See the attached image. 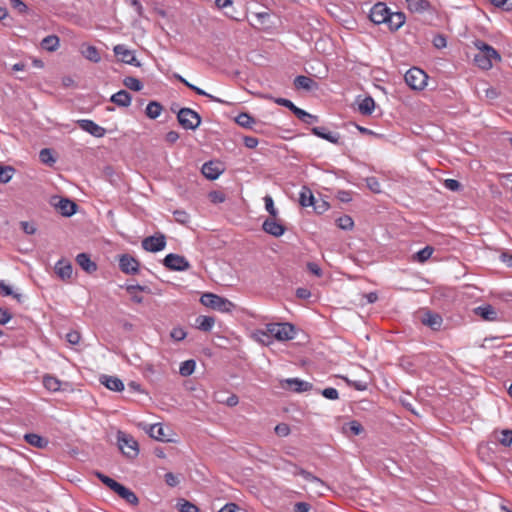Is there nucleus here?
Instances as JSON below:
<instances>
[{
    "label": "nucleus",
    "mask_w": 512,
    "mask_h": 512,
    "mask_svg": "<svg viewBox=\"0 0 512 512\" xmlns=\"http://www.w3.org/2000/svg\"><path fill=\"white\" fill-rule=\"evenodd\" d=\"M163 110V106L157 101H151L148 103L145 109V114L150 119L158 118Z\"/></svg>",
    "instance_id": "nucleus-31"
},
{
    "label": "nucleus",
    "mask_w": 512,
    "mask_h": 512,
    "mask_svg": "<svg viewBox=\"0 0 512 512\" xmlns=\"http://www.w3.org/2000/svg\"><path fill=\"white\" fill-rule=\"evenodd\" d=\"M24 439L30 445L37 448H45L48 445V440L35 433H28L24 436Z\"/></svg>",
    "instance_id": "nucleus-30"
},
{
    "label": "nucleus",
    "mask_w": 512,
    "mask_h": 512,
    "mask_svg": "<svg viewBox=\"0 0 512 512\" xmlns=\"http://www.w3.org/2000/svg\"><path fill=\"white\" fill-rule=\"evenodd\" d=\"M336 224L340 229L352 230L354 221L349 215H342L336 219Z\"/></svg>",
    "instance_id": "nucleus-43"
},
{
    "label": "nucleus",
    "mask_w": 512,
    "mask_h": 512,
    "mask_svg": "<svg viewBox=\"0 0 512 512\" xmlns=\"http://www.w3.org/2000/svg\"><path fill=\"white\" fill-rule=\"evenodd\" d=\"M499 442L504 446H510L512 444V430H502Z\"/></svg>",
    "instance_id": "nucleus-52"
},
{
    "label": "nucleus",
    "mask_w": 512,
    "mask_h": 512,
    "mask_svg": "<svg viewBox=\"0 0 512 512\" xmlns=\"http://www.w3.org/2000/svg\"><path fill=\"white\" fill-rule=\"evenodd\" d=\"M223 172V164L219 161H209L202 166V173L209 180L217 179Z\"/></svg>",
    "instance_id": "nucleus-15"
},
{
    "label": "nucleus",
    "mask_w": 512,
    "mask_h": 512,
    "mask_svg": "<svg viewBox=\"0 0 512 512\" xmlns=\"http://www.w3.org/2000/svg\"><path fill=\"white\" fill-rule=\"evenodd\" d=\"M20 226L25 234L32 235L36 232V226L33 222L21 221Z\"/></svg>",
    "instance_id": "nucleus-54"
},
{
    "label": "nucleus",
    "mask_w": 512,
    "mask_h": 512,
    "mask_svg": "<svg viewBox=\"0 0 512 512\" xmlns=\"http://www.w3.org/2000/svg\"><path fill=\"white\" fill-rule=\"evenodd\" d=\"M433 252L434 248L432 246H426L413 256V260L419 263H424L432 256Z\"/></svg>",
    "instance_id": "nucleus-39"
},
{
    "label": "nucleus",
    "mask_w": 512,
    "mask_h": 512,
    "mask_svg": "<svg viewBox=\"0 0 512 512\" xmlns=\"http://www.w3.org/2000/svg\"><path fill=\"white\" fill-rule=\"evenodd\" d=\"M116 440L117 447L125 458L134 460L138 457L140 453L139 443L131 434L117 430Z\"/></svg>",
    "instance_id": "nucleus-3"
},
{
    "label": "nucleus",
    "mask_w": 512,
    "mask_h": 512,
    "mask_svg": "<svg viewBox=\"0 0 512 512\" xmlns=\"http://www.w3.org/2000/svg\"><path fill=\"white\" fill-rule=\"evenodd\" d=\"M77 124L91 135L96 136V123L92 120L81 119L77 121Z\"/></svg>",
    "instance_id": "nucleus-45"
},
{
    "label": "nucleus",
    "mask_w": 512,
    "mask_h": 512,
    "mask_svg": "<svg viewBox=\"0 0 512 512\" xmlns=\"http://www.w3.org/2000/svg\"><path fill=\"white\" fill-rule=\"evenodd\" d=\"M51 204L62 216L65 217L72 216L77 209V204L68 198L53 197Z\"/></svg>",
    "instance_id": "nucleus-8"
},
{
    "label": "nucleus",
    "mask_w": 512,
    "mask_h": 512,
    "mask_svg": "<svg viewBox=\"0 0 512 512\" xmlns=\"http://www.w3.org/2000/svg\"><path fill=\"white\" fill-rule=\"evenodd\" d=\"M196 324L198 329L204 332H208L213 328L215 324V319L211 316L201 315L197 317Z\"/></svg>",
    "instance_id": "nucleus-32"
},
{
    "label": "nucleus",
    "mask_w": 512,
    "mask_h": 512,
    "mask_svg": "<svg viewBox=\"0 0 512 512\" xmlns=\"http://www.w3.org/2000/svg\"><path fill=\"white\" fill-rule=\"evenodd\" d=\"M311 132L319 137L322 138L330 143L333 144H339L340 143V134L339 133H333L328 131L325 127H313L311 129Z\"/></svg>",
    "instance_id": "nucleus-20"
},
{
    "label": "nucleus",
    "mask_w": 512,
    "mask_h": 512,
    "mask_svg": "<svg viewBox=\"0 0 512 512\" xmlns=\"http://www.w3.org/2000/svg\"><path fill=\"white\" fill-rule=\"evenodd\" d=\"M406 21V16L402 12H389L386 24L391 31H397Z\"/></svg>",
    "instance_id": "nucleus-23"
},
{
    "label": "nucleus",
    "mask_w": 512,
    "mask_h": 512,
    "mask_svg": "<svg viewBox=\"0 0 512 512\" xmlns=\"http://www.w3.org/2000/svg\"><path fill=\"white\" fill-rule=\"evenodd\" d=\"M174 77L180 81L181 83H183L185 86H187L188 88H190L191 90L195 91L198 95H201V96H206V97H209L211 100L213 101H216V102H221L222 101L210 94H208L207 92H205L204 90H202L201 88L199 87H196L194 86L193 84L189 83L185 78H183L181 75L179 74H175Z\"/></svg>",
    "instance_id": "nucleus-29"
},
{
    "label": "nucleus",
    "mask_w": 512,
    "mask_h": 512,
    "mask_svg": "<svg viewBox=\"0 0 512 512\" xmlns=\"http://www.w3.org/2000/svg\"><path fill=\"white\" fill-rule=\"evenodd\" d=\"M82 54L91 61H96V47L87 46L86 49L82 48Z\"/></svg>",
    "instance_id": "nucleus-58"
},
{
    "label": "nucleus",
    "mask_w": 512,
    "mask_h": 512,
    "mask_svg": "<svg viewBox=\"0 0 512 512\" xmlns=\"http://www.w3.org/2000/svg\"><path fill=\"white\" fill-rule=\"evenodd\" d=\"M111 101L118 106L127 107L131 103V95L126 90H121L111 96Z\"/></svg>",
    "instance_id": "nucleus-26"
},
{
    "label": "nucleus",
    "mask_w": 512,
    "mask_h": 512,
    "mask_svg": "<svg viewBox=\"0 0 512 512\" xmlns=\"http://www.w3.org/2000/svg\"><path fill=\"white\" fill-rule=\"evenodd\" d=\"M421 322L433 330H438L441 327L443 320L439 314L426 311L421 317Z\"/></svg>",
    "instance_id": "nucleus-22"
},
{
    "label": "nucleus",
    "mask_w": 512,
    "mask_h": 512,
    "mask_svg": "<svg viewBox=\"0 0 512 512\" xmlns=\"http://www.w3.org/2000/svg\"><path fill=\"white\" fill-rule=\"evenodd\" d=\"M265 209L269 213L270 217L278 216V210L274 206V201L270 195L264 197Z\"/></svg>",
    "instance_id": "nucleus-48"
},
{
    "label": "nucleus",
    "mask_w": 512,
    "mask_h": 512,
    "mask_svg": "<svg viewBox=\"0 0 512 512\" xmlns=\"http://www.w3.org/2000/svg\"><path fill=\"white\" fill-rule=\"evenodd\" d=\"M66 339L71 345H76L80 341V334L77 331H71L66 334Z\"/></svg>",
    "instance_id": "nucleus-61"
},
{
    "label": "nucleus",
    "mask_w": 512,
    "mask_h": 512,
    "mask_svg": "<svg viewBox=\"0 0 512 512\" xmlns=\"http://www.w3.org/2000/svg\"><path fill=\"white\" fill-rule=\"evenodd\" d=\"M114 53L121 62L134 66H140V63L137 61L134 52L129 50L125 45H116L114 47Z\"/></svg>",
    "instance_id": "nucleus-14"
},
{
    "label": "nucleus",
    "mask_w": 512,
    "mask_h": 512,
    "mask_svg": "<svg viewBox=\"0 0 512 512\" xmlns=\"http://www.w3.org/2000/svg\"><path fill=\"white\" fill-rule=\"evenodd\" d=\"M406 84L413 90H423L427 85L428 75L417 67L410 68L404 75Z\"/></svg>",
    "instance_id": "nucleus-6"
},
{
    "label": "nucleus",
    "mask_w": 512,
    "mask_h": 512,
    "mask_svg": "<svg viewBox=\"0 0 512 512\" xmlns=\"http://www.w3.org/2000/svg\"><path fill=\"white\" fill-rule=\"evenodd\" d=\"M282 387L295 392H306L312 388V384L298 378H289L282 382Z\"/></svg>",
    "instance_id": "nucleus-16"
},
{
    "label": "nucleus",
    "mask_w": 512,
    "mask_h": 512,
    "mask_svg": "<svg viewBox=\"0 0 512 512\" xmlns=\"http://www.w3.org/2000/svg\"><path fill=\"white\" fill-rule=\"evenodd\" d=\"M0 292L4 296H13L15 299H17L19 302L21 301V294L13 293L11 287L7 284H5L4 281H0Z\"/></svg>",
    "instance_id": "nucleus-47"
},
{
    "label": "nucleus",
    "mask_w": 512,
    "mask_h": 512,
    "mask_svg": "<svg viewBox=\"0 0 512 512\" xmlns=\"http://www.w3.org/2000/svg\"><path fill=\"white\" fill-rule=\"evenodd\" d=\"M496 7H500L505 11L512 10V0H490Z\"/></svg>",
    "instance_id": "nucleus-53"
},
{
    "label": "nucleus",
    "mask_w": 512,
    "mask_h": 512,
    "mask_svg": "<svg viewBox=\"0 0 512 512\" xmlns=\"http://www.w3.org/2000/svg\"><path fill=\"white\" fill-rule=\"evenodd\" d=\"M406 4L411 12H424L430 8L428 0H406Z\"/></svg>",
    "instance_id": "nucleus-27"
},
{
    "label": "nucleus",
    "mask_w": 512,
    "mask_h": 512,
    "mask_svg": "<svg viewBox=\"0 0 512 512\" xmlns=\"http://www.w3.org/2000/svg\"><path fill=\"white\" fill-rule=\"evenodd\" d=\"M169 428L164 427L160 423H156L150 426L149 434L152 438L162 441V442H169L170 441V433Z\"/></svg>",
    "instance_id": "nucleus-19"
},
{
    "label": "nucleus",
    "mask_w": 512,
    "mask_h": 512,
    "mask_svg": "<svg viewBox=\"0 0 512 512\" xmlns=\"http://www.w3.org/2000/svg\"><path fill=\"white\" fill-rule=\"evenodd\" d=\"M433 44L436 48L446 47V38L443 35H436L433 39Z\"/></svg>",
    "instance_id": "nucleus-63"
},
{
    "label": "nucleus",
    "mask_w": 512,
    "mask_h": 512,
    "mask_svg": "<svg viewBox=\"0 0 512 512\" xmlns=\"http://www.w3.org/2000/svg\"><path fill=\"white\" fill-rule=\"evenodd\" d=\"M262 229L267 234H270V235H272L274 237H280L286 231L285 226L279 221L278 216L268 217L263 222Z\"/></svg>",
    "instance_id": "nucleus-12"
},
{
    "label": "nucleus",
    "mask_w": 512,
    "mask_h": 512,
    "mask_svg": "<svg viewBox=\"0 0 512 512\" xmlns=\"http://www.w3.org/2000/svg\"><path fill=\"white\" fill-rule=\"evenodd\" d=\"M343 430L347 435H359L364 431L360 422L352 420L343 426Z\"/></svg>",
    "instance_id": "nucleus-36"
},
{
    "label": "nucleus",
    "mask_w": 512,
    "mask_h": 512,
    "mask_svg": "<svg viewBox=\"0 0 512 512\" xmlns=\"http://www.w3.org/2000/svg\"><path fill=\"white\" fill-rule=\"evenodd\" d=\"M124 85L133 91H140L143 88L141 81L135 77H126L124 79Z\"/></svg>",
    "instance_id": "nucleus-46"
},
{
    "label": "nucleus",
    "mask_w": 512,
    "mask_h": 512,
    "mask_svg": "<svg viewBox=\"0 0 512 512\" xmlns=\"http://www.w3.org/2000/svg\"><path fill=\"white\" fill-rule=\"evenodd\" d=\"M389 12L385 3L378 2L371 8L369 18L375 24L386 23Z\"/></svg>",
    "instance_id": "nucleus-13"
},
{
    "label": "nucleus",
    "mask_w": 512,
    "mask_h": 512,
    "mask_svg": "<svg viewBox=\"0 0 512 512\" xmlns=\"http://www.w3.org/2000/svg\"><path fill=\"white\" fill-rule=\"evenodd\" d=\"M236 123L244 128H251L255 123V119L248 113L242 112L240 113L236 119Z\"/></svg>",
    "instance_id": "nucleus-41"
},
{
    "label": "nucleus",
    "mask_w": 512,
    "mask_h": 512,
    "mask_svg": "<svg viewBox=\"0 0 512 512\" xmlns=\"http://www.w3.org/2000/svg\"><path fill=\"white\" fill-rule=\"evenodd\" d=\"M44 387L52 392L59 391L61 388V382L54 376L46 375L43 378Z\"/></svg>",
    "instance_id": "nucleus-37"
},
{
    "label": "nucleus",
    "mask_w": 512,
    "mask_h": 512,
    "mask_svg": "<svg viewBox=\"0 0 512 512\" xmlns=\"http://www.w3.org/2000/svg\"><path fill=\"white\" fill-rule=\"evenodd\" d=\"M239 507L235 503H228L223 506L218 512H237Z\"/></svg>",
    "instance_id": "nucleus-64"
},
{
    "label": "nucleus",
    "mask_w": 512,
    "mask_h": 512,
    "mask_svg": "<svg viewBox=\"0 0 512 512\" xmlns=\"http://www.w3.org/2000/svg\"><path fill=\"white\" fill-rule=\"evenodd\" d=\"M55 272L62 280H66L71 278L73 268L68 260L61 259L55 265Z\"/></svg>",
    "instance_id": "nucleus-24"
},
{
    "label": "nucleus",
    "mask_w": 512,
    "mask_h": 512,
    "mask_svg": "<svg viewBox=\"0 0 512 512\" xmlns=\"http://www.w3.org/2000/svg\"><path fill=\"white\" fill-rule=\"evenodd\" d=\"M100 382L109 390L115 392H121L124 390V383L116 376L102 375Z\"/></svg>",
    "instance_id": "nucleus-21"
},
{
    "label": "nucleus",
    "mask_w": 512,
    "mask_h": 512,
    "mask_svg": "<svg viewBox=\"0 0 512 512\" xmlns=\"http://www.w3.org/2000/svg\"><path fill=\"white\" fill-rule=\"evenodd\" d=\"M125 290L128 293V295L130 296L131 301L136 304L143 303L144 298L141 295L142 292L150 293V289L147 286H142V285H138V284L126 285Z\"/></svg>",
    "instance_id": "nucleus-17"
},
{
    "label": "nucleus",
    "mask_w": 512,
    "mask_h": 512,
    "mask_svg": "<svg viewBox=\"0 0 512 512\" xmlns=\"http://www.w3.org/2000/svg\"><path fill=\"white\" fill-rule=\"evenodd\" d=\"M178 506L180 512H199V509L196 505L186 500L179 502Z\"/></svg>",
    "instance_id": "nucleus-51"
},
{
    "label": "nucleus",
    "mask_w": 512,
    "mask_h": 512,
    "mask_svg": "<svg viewBox=\"0 0 512 512\" xmlns=\"http://www.w3.org/2000/svg\"><path fill=\"white\" fill-rule=\"evenodd\" d=\"M173 215H174L175 221L180 224H183V225L187 224L190 220L189 214L184 210H175L173 212Z\"/></svg>",
    "instance_id": "nucleus-49"
},
{
    "label": "nucleus",
    "mask_w": 512,
    "mask_h": 512,
    "mask_svg": "<svg viewBox=\"0 0 512 512\" xmlns=\"http://www.w3.org/2000/svg\"><path fill=\"white\" fill-rule=\"evenodd\" d=\"M77 264L87 273L92 274L96 271V262L90 259L87 253H80L76 257Z\"/></svg>",
    "instance_id": "nucleus-25"
},
{
    "label": "nucleus",
    "mask_w": 512,
    "mask_h": 512,
    "mask_svg": "<svg viewBox=\"0 0 512 512\" xmlns=\"http://www.w3.org/2000/svg\"><path fill=\"white\" fill-rule=\"evenodd\" d=\"M179 124L184 129L194 130L201 123L200 115L190 108H182L177 114Z\"/></svg>",
    "instance_id": "nucleus-7"
},
{
    "label": "nucleus",
    "mask_w": 512,
    "mask_h": 512,
    "mask_svg": "<svg viewBox=\"0 0 512 512\" xmlns=\"http://www.w3.org/2000/svg\"><path fill=\"white\" fill-rule=\"evenodd\" d=\"M359 111L364 115H370L375 109V101L372 97H365L358 105Z\"/></svg>",
    "instance_id": "nucleus-35"
},
{
    "label": "nucleus",
    "mask_w": 512,
    "mask_h": 512,
    "mask_svg": "<svg viewBox=\"0 0 512 512\" xmlns=\"http://www.w3.org/2000/svg\"><path fill=\"white\" fill-rule=\"evenodd\" d=\"M166 246V237L162 233L146 237L142 241V247L148 252H159L162 251Z\"/></svg>",
    "instance_id": "nucleus-9"
},
{
    "label": "nucleus",
    "mask_w": 512,
    "mask_h": 512,
    "mask_svg": "<svg viewBox=\"0 0 512 512\" xmlns=\"http://www.w3.org/2000/svg\"><path fill=\"white\" fill-rule=\"evenodd\" d=\"M98 480L103 482L111 491L117 494L121 499L126 501L128 504L132 506H137L139 504V499L137 495L132 490L120 484L116 480L101 473H98Z\"/></svg>",
    "instance_id": "nucleus-4"
},
{
    "label": "nucleus",
    "mask_w": 512,
    "mask_h": 512,
    "mask_svg": "<svg viewBox=\"0 0 512 512\" xmlns=\"http://www.w3.org/2000/svg\"><path fill=\"white\" fill-rule=\"evenodd\" d=\"M163 264L169 270L174 271H185L190 267L189 262L183 256L173 253L166 255Z\"/></svg>",
    "instance_id": "nucleus-10"
},
{
    "label": "nucleus",
    "mask_w": 512,
    "mask_h": 512,
    "mask_svg": "<svg viewBox=\"0 0 512 512\" xmlns=\"http://www.w3.org/2000/svg\"><path fill=\"white\" fill-rule=\"evenodd\" d=\"M275 433L279 436L285 437V436L289 435L290 428L287 424L281 423V424L276 425Z\"/></svg>",
    "instance_id": "nucleus-59"
},
{
    "label": "nucleus",
    "mask_w": 512,
    "mask_h": 512,
    "mask_svg": "<svg viewBox=\"0 0 512 512\" xmlns=\"http://www.w3.org/2000/svg\"><path fill=\"white\" fill-rule=\"evenodd\" d=\"M474 313L475 315L481 317L484 321L493 322L498 320V313L496 309L490 304L476 307L474 309Z\"/></svg>",
    "instance_id": "nucleus-18"
},
{
    "label": "nucleus",
    "mask_w": 512,
    "mask_h": 512,
    "mask_svg": "<svg viewBox=\"0 0 512 512\" xmlns=\"http://www.w3.org/2000/svg\"><path fill=\"white\" fill-rule=\"evenodd\" d=\"M10 5L13 9L17 10L20 14L26 13L28 7L21 0H10Z\"/></svg>",
    "instance_id": "nucleus-55"
},
{
    "label": "nucleus",
    "mask_w": 512,
    "mask_h": 512,
    "mask_svg": "<svg viewBox=\"0 0 512 512\" xmlns=\"http://www.w3.org/2000/svg\"><path fill=\"white\" fill-rule=\"evenodd\" d=\"M297 89L311 90L315 85V81L307 76H297L294 80Z\"/></svg>",
    "instance_id": "nucleus-34"
},
{
    "label": "nucleus",
    "mask_w": 512,
    "mask_h": 512,
    "mask_svg": "<svg viewBox=\"0 0 512 512\" xmlns=\"http://www.w3.org/2000/svg\"><path fill=\"white\" fill-rule=\"evenodd\" d=\"M307 269L309 272H311L312 274L320 277L322 275V270L321 268L318 266V264L314 263V262H309L307 264Z\"/></svg>",
    "instance_id": "nucleus-62"
},
{
    "label": "nucleus",
    "mask_w": 512,
    "mask_h": 512,
    "mask_svg": "<svg viewBox=\"0 0 512 512\" xmlns=\"http://www.w3.org/2000/svg\"><path fill=\"white\" fill-rule=\"evenodd\" d=\"M15 173V168L7 165H0V183H8Z\"/></svg>",
    "instance_id": "nucleus-40"
},
{
    "label": "nucleus",
    "mask_w": 512,
    "mask_h": 512,
    "mask_svg": "<svg viewBox=\"0 0 512 512\" xmlns=\"http://www.w3.org/2000/svg\"><path fill=\"white\" fill-rule=\"evenodd\" d=\"M200 302L202 305L222 313L231 312L234 308V304L231 301L210 292L204 293L200 298Z\"/></svg>",
    "instance_id": "nucleus-5"
},
{
    "label": "nucleus",
    "mask_w": 512,
    "mask_h": 512,
    "mask_svg": "<svg viewBox=\"0 0 512 512\" xmlns=\"http://www.w3.org/2000/svg\"><path fill=\"white\" fill-rule=\"evenodd\" d=\"M170 335H171L172 339H174L176 341H181L186 337V332L184 331L183 328L176 327V328L172 329Z\"/></svg>",
    "instance_id": "nucleus-57"
},
{
    "label": "nucleus",
    "mask_w": 512,
    "mask_h": 512,
    "mask_svg": "<svg viewBox=\"0 0 512 512\" xmlns=\"http://www.w3.org/2000/svg\"><path fill=\"white\" fill-rule=\"evenodd\" d=\"M125 3L134 8L135 12L141 16L143 14V6L138 0H124Z\"/></svg>",
    "instance_id": "nucleus-60"
},
{
    "label": "nucleus",
    "mask_w": 512,
    "mask_h": 512,
    "mask_svg": "<svg viewBox=\"0 0 512 512\" xmlns=\"http://www.w3.org/2000/svg\"><path fill=\"white\" fill-rule=\"evenodd\" d=\"M119 268L127 275H135L139 272L140 262L129 254L119 256Z\"/></svg>",
    "instance_id": "nucleus-11"
},
{
    "label": "nucleus",
    "mask_w": 512,
    "mask_h": 512,
    "mask_svg": "<svg viewBox=\"0 0 512 512\" xmlns=\"http://www.w3.org/2000/svg\"><path fill=\"white\" fill-rule=\"evenodd\" d=\"M366 184L372 192H374V193L382 192L381 184L376 177H368L366 179Z\"/></svg>",
    "instance_id": "nucleus-50"
},
{
    "label": "nucleus",
    "mask_w": 512,
    "mask_h": 512,
    "mask_svg": "<svg viewBox=\"0 0 512 512\" xmlns=\"http://www.w3.org/2000/svg\"><path fill=\"white\" fill-rule=\"evenodd\" d=\"M473 45L478 50L473 59L478 68L488 71L493 67V62H501V55L491 45L479 39Z\"/></svg>",
    "instance_id": "nucleus-1"
},
{
    "label": "nucleus",
    "mask_w": 512,
    "mask_h": 512,
    "mask_svg": "<svg viewBox=\"0 0 512 512\" xmlns=\"http://www.w3.org/2000/svg\"><path fill=\"white\" fill-rule=\"evenodd\" d=\"M195 367L196 363L194 360H186L181 363L179 373L184 377L190 376L194 372Z\"/></svg>",
    "instance_id": "nucleus-42"
},
{
    "label": "nucleus",
    "mask_w": 512,
    "mask_h": 512,
    "mask_svg": "<svg viewBox=\"0 0 512 512\" xmlns=\"http://www.w3.org/2000/svg\"><path fill=\"white\" fill-rule=\"evenodd\" d=\"M40 161L47 165H53L56 159L53 157L52 150L49 148H44L39 153Z\"/></svg>",
    "instance_id": "nucleus-44"
},
{
    "label": "nucleus",
    "mask_w": 512,
    "mask_h": 512,
    "mask_svg": "<svg viewBox=\"0 0 512 512\" xmlns=\"http://www.w3.org/2000/svg\"><path fill=\"white\" fill-rule=\"evenodd\" d=\"M254 336L261 342H265V338L270 337L279 341H287L294 338L295 328L290 323H271L266 326L265 330H257Z\"/></svg>",
    "instance_id": "nucleus-2"
},
{
    "label": "nucleus",
    "mask_w": 512,
    "mask_h": 512,
    "mask_svg": "<svg viewBox=\"0 0 512 512\" xmlns=\"http://www.w3.org/2000/svg\"><path fill=\"white\" fill-rule=\"evenodd\" d=\"M322 395L325 398L330 399V400H336L339 398V393H338L337 389H335L333 387L325 388L322 391Z\"/></svg>",
    "instance_id": "nucleus-56"
},
{
    "label": "nucleus",
    "mask_w": 512,
    "mask_h": 512,
    "mask_svg": "<svg viewBox=\"0 0 512 512\" xmlns=\"http://www.w3.org/2000/svg\"><path fill=\"white\" fill-rule=\"evenodd\" d=\"M299 202L303 207L315 205V198L313 196L312 191L309 188L303 187V189L300 192Z\"/></svg>",
    "instance_id": "nucleus-33"
},
{
    "label": "nucleus",
    "mask_w": 512,
    "mask_h": 512,
    "mask_svg": "<svg viewBox=\"0 0 512 512\" xmlns=\"http://www.w3.org/2000/svg\"><path fill=\"white\" fill-rule=\"evenodd\" d=\"M289 465H291L294 468V471L292 472L293 475H295V476L300 475L301 477L304 478V480H306L308 482L323 484L322 480L319 479L318 477H316L315 475H313L311 472L304 470L292 463H289Z\"/></svg>",
    "instance_id": "nucleus-28"
},
{
    "label": "nucleus",
    "mask_w": 512,
    "mask_h": 512,
    "mask_svg": "<svg viewBox=\"0 0 512 512\" xmlns=\"http://www.w3.org/2000/svg\"><path fill=\"white\" fill-rule=\"evenodd\" d=\"M41 46L47 51H55L59 46V38L56 35H49L42 40Z\"/></svg>",
    "instance_id": "nucleus-38"
}]
</instances>
